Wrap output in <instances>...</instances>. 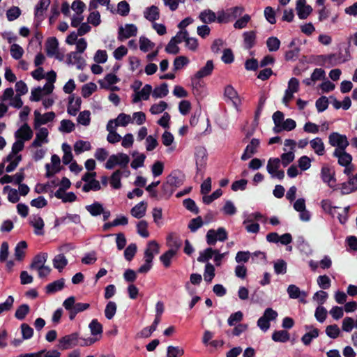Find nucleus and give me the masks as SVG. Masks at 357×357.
I'll list each match as a JSON object with an SVG mask.
<instances>
[{
  "label": "nucleus",
  "mask_w": 357,
  "mask_h": 357,
  "mask_svg": "<svg viewBox=\"0 0 357 357\" xmlns=\"http://www.w3.org/2000/svg\"><path fill=\"white\" fill-rule=\"evenodd\" d=\"M75 296H71L67 298L63 303V307L68 312L69 319L73 321L76 315L82 312L88 310L90 304L86 303H76Z\"/></svg>",
  "instance_id": "nucleus-1"
},
{
  "label": "nucleus",
  "mask_w": 357,
  "mask_h": 357,
  "mask_svg": "<svg viewBox=\"0 0 357 357\" xmlns=\"http://www.w3.org/2000/svg\"><path fill=\"white\" fill-rule=\"evenodd\" d=\"M329 144L335 149L344 151L349 146V142L344 135H341L338 132H333L329 135L328 137Z\"/></svg>",
  "instance_id": "nucleus-2"
},
{
  "label": "nucleus",
  "mask_w": 357,
  "mask_h": 357,
  "mask_svg": "<svg viewBox=\"0 0 357 357\" xmlns=\"http://www.w3.org/2000/svg\"><path fill=\"white\" fill-rule=\"evenodd\" d=\"M321 178L324 183H326L328 187L334 190H337L336 178L335 170L327 165H324L321 169Z\"/></svg>",
  "instance_id": "nucleus-3"
},
{
  "label": "nucleus",
  "mask_w": 357,
  "mask_h": 357,
  "mask_svg": "<svg viewBox=\"0 0 357 357\" xmlns=\"http://www.w3.org/2000/svg\"><path fill=\"white\" fill-rule=\"evenodd\" d=\"M160 252V245L156 241H150L146 245L144 250V258L147 264H152L154 258V255H158Z\"/></svg>",
  "instance_id": "nucleus-4"
},
{
  "label": "nucleus",
  "mask_w": 357,
  "mask_h": 357,
  "mask_svg": "<svg viewBox=\"0 0 357 357\" xmlns=\"http://www.w3.org/2000/svg\"><path fill=\"white\" fill-rule=\"evenodd\" d=\"M55 118L54 112H49L42 115L38 110L34 111V128L38 129L41 125L52 121Z\"/></svg>",
  "instance_id": "nucleus-5"
},
{
  "label": "nucleus",
  "mask_w": 357,
  "mask_h": 357,
  "mask_svg": "<svg viewBox=\"0 0 357 357\" xmlns=\"http://www.w3.org/2000/svg\"><path fill=\"white\" fill-rule=\"evenodd\" d=\"M137 33V27L134 24H126L125 29L123 26L119 28L118 40L123 41L125 39L135 36Z\"/></svg>",
  "instance_id": "nucleus-6"
},
{
  "label": "nucleus",
  "mask_w": 357,
  "mask_h": 357,
  "mask_svg": "<svg viewBox=\"0 0 357 357\" xmlns=\"http://www.w3.org/2000/svg\"><path fill=\"white\" fill-rule=\"evenodd\" d=\"M79 334L77 333H73L70 335H65L59 340V348L61 350L69 349L71 346H76L79 344Z\"/></svg>",
  "instance_id": "nucleus-7"
},
{
  "label": "nucleus",
  "mask_w": 357,
  "mask_h": 357,
  "mask_svg": "<svg viewBox=\"0 0 357 357\" xmlns=\"http://www.w3.org/2000/svg\"><path fill=\"white\" fill-rule=\"evenodd\" d=\"M289 50L287 51L284 54V59L287 61H294L299 56L301 48L296 45V39H293L288 45Z\"/></svg>",
  "instance_id": "nucleus-8"
},
{
  "label": "nucleus",
  "mask_w": 357,
  "mask_h": 357,
  "mask_svg": "<svg viewBox=\"0 0 357 357\" xmlns=\"http://www.w3.org/2000/svg\"><path fill=\"white\" fill-rule=\"evenodd\" d=\"M50 4V0H39L36 6L34 17L39 24L44 20V13Z\"/></svg>",
  "instance_id": "nucleus-9"
},
{
  "label": "nucleus",
  "mask_w": 357,
  "mask_h": 357,
  "mask_svg": "<svg viewBox=\"0 0 357 357\" xmlns=\"http://www.w3.org/2000/svg\"><path fill=\"white\" fill-rule=\"evenodd\" d=\"M296 9L297 15L301 20L306 19L312 13V8L306 4V0H298Z\"/></svg>",
  "instance_id": "nucleus-10"
},
{
  "label": "nucleus",
  "mask_w": 357,
  "mask_h": 357,
  "mask_svg": "<svg viewBox=\"0 0 357 357\" xmlns=\"http://www.w3.org/2000/svg\"><path fill=\"white\" fill-rule=\"evenodd\" d=\"M195 160L197 174H199V171H201L202 168H204L206 165L207 151L206 149L200 147L197 149L195 152Z\"/></svg>",
  "instance_id": "nucleus-11"
},
{
  "label": "nucleus",
  "mask_w": 357,
  "mask_h": 357,
  "mask_svg": "<svg viewBox=\"0 0 357 357\" xmlns=\"http://www.w3.org/2000/svg\"><path fill=\"white\" fill-rule=\"evenodd\" d=\"M259 140L256 138H253L251 139L250 144H248L245 150L243 153L241 155V160H247L249 158L252 157V155L257 153V148L259 146Z\"/></svg>",
  "instance_id": "nucleus-12"
},
{
  "label": "nucleus",
  "mask_w": 357,
  "mask_h": 357,
  "mask_svg": "<svg viewBox=\"0 0 357 357\" xmlns=\"http://www.w3.org/2000/svg\"><path fill=\"white\" fill-rule=\"evenodd\" d=\"M33 137V131L30 126L24 123L15 132V137L16 139H20L22 140L28 141Z\"/></svg>",
  "instance_id": "nucleus-13"
},
{
  "label": "nucleus",
  "mask_w": 357,
  "mask_h": 357,
  "mask_svg": "<svg viewBox=\"0 0 357 357\" xmlns=\"http://www.w3.org/2000/svg\"><path fill=\"white\" fill-rule=\"evenodd\" d=\"M214 69V64L212 60H208L204 66L201 68L194 75V79H202L211 75Z\"/></svg>",
  "instance_id": "nucleus-14"
},
{
  "label": "nucleus",
  "mask_w": 357,
  "mask_h": 357,
  "mask_svg": "<svg viewBox=\"0 0 357 357\" xmlns=\"http://www.w3.org/2000/svg\"><path fill=\"white\" fill-rule=\"evenodd\" d=\"M167 246L169 248V250H173L177 253L178 250L182 245V241L181 238L177 236L175 234H169L166 238Z\"/></svg>",
  "instance_id": "nucleus-15"
},
{
  "label": "nucleus",
  "mask_w": 357,
  "mask_h": 357,
  "mask_svg": "<svg viewBox=\"0 0 357 357\" xmlns=\"http://www.w3.org/2000/svg\"><path fill=\"white\" fill-rule=\"evenodd\" d=\"M31 218L30 225L34 227V233L38 236H43L45 223L43 218L38 215H33Z\"/></svg>",
  "instance_id": "nucleus-16"
},
{
  "label": "nucleus",
  "mask_w": 357,
  "mask_h": 357,
  "mask_svg": "<svg viewBox=\"0 0 357 357\" xmlns=\"http://www.w3.org/2000/svg\"><path fill=\"white\" fill-rule=\"evenodd\" d=\"M333 155L338 158V164L342 167L351 163L352 156L351 154L347 153L345 150L341 151L335 149Z\"/></svg>",
  "instance_id": "nucleus-17"
},
{
  "label": "nucleus",
  "mask_w": 357,
  "mask_h": 357,
  "mask_svg": "<svg viewBox=\"0 0 357 357\" xmlns=\"http://www.w3.org/2000/svg\"><path fill=\"white\" fill-rule=\"evenodd\" d=\"M48 130L46 128H40L36 133V138L31 143L32 147L41 146L43 143H47Z\"/></svg>",
  "instance_id": "nucleus-18"
},
{
  "label": "nucleus",
  "mask_w": 357,
  "mask_h": 357,
  "mask_svg": "<svg viewBox=\"0 0 357 357\" xmlns=\"http://www.w3.org/2000/svg\"><path fill=\"white\" fill-rule=\"evenodd\" d=\"M182 43V39L180 38L179 31L177 34L172 37L167 45L165 47V51L168 54H177L179 52V47L177 44Z\"/></svg>",
  "instance_id": "nucleus-19"
},
{
  "label": "nucleus",
  "mask_w": 357,
  "mask_h": 357,
  "mask_svg": "<svg viewBox=\"0 0 357 357\" xmlns=\"http://www.w3.org/2000/svg\"><path fill=\"white\" fill-rule=\"evenodd\" d=\"M321 57L324 62L328 63L331 66H335L347 61V58H342L341 56L337 54L321 55Z\"/></svg>",
  "instance_id": "nucleus-20"
},
{
  "label": "nucleus",
  "mask_w": 357,
  "mask_h": 357,
  "mask_svg": "<svg viewBox=\"0 0 357 357\" xmlns=\"http://www.w3.org/2000/svg\"><path fill=\"white\" fill-rule=\"evenodd\" d=\"M47 257L48 255L47 252H40L39 254L36 255L33 257L32 262L30 264V268L37 270L39 268L45 266Z\"/></svg>",
  "instance_id": "nucleus-21"
},
{
  "label": "nucleus",
  "mask_w": 357,
  "mask_h": 357,
  "mask_svg": "<svg viewBox=\"0 0 357 357\" xmlns=\"http://www.w3.org/2000/svg\"><path fill=\"white\" fill-rule=\"evenodd\" d=\"M146 208L147 203L144 201H142L132 208L130 213L133 217L140 219L145 215Z\"/></svg>",
  "instance_id": "nucleus-22"
},
{
  "label": "nucleus",
  "mask_w": 357,
  "mask_h": 357,
  "mask_svg": "<svg viewBox=\"0 0 357 357\" xmlns=\"http://www.w3.org/2000/svg\"><path fill=\"white\" fill-rule=\"evenodd\" d=\"M64 286L65 280L64 278H61L48 284L45 287V291L48 294H54L62 290L64 288Z\"/></svg>",
  "instance_id": "nucleus-23"
},
{
  "label": "nucleus",
  "mask_w": 357,
  "mask_h": 357,
  "mask_svg": "<svg viewBox=\"0 0 357 357\" xmlns=\"http://www.w3.org/2000/svg\"><path fill=\"white\" fill-rule=\"evenodd\" d=\"M179 34L182 35V41L185 42L186 46L192 51H195L198 47V40L195 38H190L188 32L186 30L180 31Z\"/></svg>",
  "instance_id": "nucleus-24"
},
{
  "label": "nucleus",
  "mask_w": 357,
  "mask_h": 357,
  "mask_svg": "<svg viewBox=\"0 0 357 357\" xmlns=\"http://www.w3.org/2000/svg\"><path fill=\"white\" fill-rule=\"evenodd\" d=\"M74 100V95L69 97V104L67 108V112L71 116H76L81 107L82 100L81 98L77 97L75 100V105H73Z\"/></svg>",
  "instance_id": "nucleus-25"
},
{
  "label": "nucleus",
  "mask_w": 357,
  "mask_h": 357,
  "mask_svg": "<svg viewBox=\"0 0 357 357\" xmlns=\"http://www.w3.org/2000/svg\"><path fill=\"white\" fill-rule=\"evenodd\" d=\"M167 182H168L171 185L174 187V188H178L183 183V180L181 178V172L178 171L172 172L167 177Z\"/></svg>",
  "instance_id": "nucleus-26"
},
{
  "label": "nucleus",
  "mask_w": 357,
  "mask_h": 357,
  "mask_svg": "<svg viewBox=\"0 0 357 357\" xmlns=\"http://www.w3.org/2000/svg\"><path fill=\"white\" fill-rule=\"evenodd\" d=\"M59 46L58 40L55 37L49 38L45 44L47 54L52 56L57 52Z\"/></svg>",
  "instance_id": "nucleus-27"
},
{
  "label": "nucleus",
  "mask_w": 357,
  "mask_h": 357,
  "mask_svg": "<svg viewBox=\"0 0 357 357\" xmlns=\"http://www.w3.org/2000/svg\"><path fill=\"white\" fill-rule=\"evenodd\" d=\"M176 189L165 181L161 185V192L159 195L160 199H169Z\"/></svg>",
  "instance_id": "nucleus-28"
},
{
  "label": "nucleus",
  "mask_w": 357,
  "mask_h": 357,
  "mask_svg": "<svg viewBox=\"0 0 357 357\" xmlns=\"http://www.w3.org/2000/svg\"><path fill=\"white\" fill-rule=\"evenodd\" d=\"M144 14V17L150 22H154L160 17L159 9L155 6L146 8Z\"/></svg>",
  "instance_id": "nucleus-29"
},
{
  "label": "nucleus",
  "mask_w": 357,
  "mask_h": 357,
  "mask_svg": "<svg viewBox=\"0 0 357 357\" xmlns=\"http://www.w3.org/2000/svg\"><path fill=\"white\" fill-rule=\"evenodd\" d=\"M271 337L274 342L284 343L289 340L290 335L286 330L275 331Z\"/></svg>",
  "instance_id": "nucleus-30"
},
{
  "label": "nucleus",
  "mask_w": 357,
  "mask_h": 357,
  "mask_svg": "<svg viewBox=\"0 0 357 357\" xmlns=\"http://www.w3.org/2000/svg\"><path fill=\"white\" fill-rule=\"evenodd\" d=\"M107 84L102 80H99L98 83L102 89H109L111 85L115 84L120 81V79L113 73H109L105 77Z\"/></svg>",
  "instance_id": "nucleus-31"
},
{
  "label": "nucleus",
  "mask_w": 357,
  "mask_h": 357,
  "mask_svg": "<svg viewBox=\"0 0 357 357\" xmlns=\"http://www.w3.org/2000/svg\"><path fill=\"white\" fill-rule=\"evenodd\" d=\"M312 149L318 155H323L325 153V146L322 139L319 137H316L310 141Z\"/></svg>",
  "instance_id": "nucleus-32"
},
{
  "label": "nucleus",
  "mask_w": 357,
  "mask_h": 357,
  "mask_svg": "<svg viewBox=\"0 0 357 357\" xmlns=\"http://www.w3.org/2000/svg\"><path fill=\"white\" fill-rule=\"evenodd\" d=\"M244 44L247 50L252 48L255 45L256 33L254 31L243 33Z\"/></svg>",
  "instance_id": "nucleus-33"
},
{
  "label": "nucleus",
  "mask_w": 357,
  "mask_h": 357,
  "mask_svg": "<svg viewBox=\"0 0 357 357\" xmlns=\"http://www.w3.org/2000/svg\"><path fill=\"white\" fill-rule=\"evenodd\" d=\"M199 17L204 24H210L216 20L215 13L210 9H206L201 12Z\"/></svg>",
  "instance_id": "nucleus-34"
},
{
  "label": "nucleus",
  "mask_w": 357,
  "mask_h": 357,
  "mask_svg": "<svg viewBox=\"0 0 357 357\" xmlns=\"http://www.w3.org/2000/svg\"><path fill=\"white\" fill-rule=\"evenodd\" d=\"M272 118L275 124L273 130L275 133H280V128L282 126L283 121H284V114L280 111H276L275 112L273 113Z\"/></svg>",
  "instance_id": "nucleus-35"
},
{
  "label": "nucleus",
  "mask_w": 357,
  "mask_h": 357,
  "mask_svg": "<svg viewBox=\"0 0 357 357\" xmlns=\"http://www.w3.org/2000/svg\"><path fill=\"white\" fill-rule=\"evenodd\" d=\"M319 330L318 328H313L309 332L305 333L301 337V342L304 345L308 346L311 344L313 339L318 337L319 335Z\"/></svg>",
  "instance_id": "nucleus-36"
},
{
  "label": "nucleus",
  "mask_w": 357,
  "mask_h": 357,
  "mask_svg": "<svg viewBox=\"0 0 357 357\" xmlns=\"http://www.w3.org/2000/svg\"><path fill=\"white\" fill-rule=\"evenodd\" d=\"M67 264L68 260L63 254L56 255L53 259V266L59 272H61Z\"/></svg>",
  "instance_id": "nucleus-37"
},
{
  "label": "nucleus",
  "mask_w": 357,
  "mask_h": 357,
  "mask_svg": "<svg viewBox=\"0 0 357 357\" xmlns=\"http://www.w3.org/2000/svg\"><path fill=\"white\" fill-rule=\"evenodd\" d=\"M86 209L92 216H98L103 212V206L98 202H94L92 204L87 205Z\"/></svg>",
  "instance_id": "nucleus-38"
},
{
  "label": "nucleus",
  "mask_w": 357,
  "mask_h": 357,
  "mask_svg": "<svg viewBox=\"0 0 357 357\" xmlns=\"http://www.w3.org/2000/svg\"><path fill=\"white\" fill-rule=\"evenodd\" d=\"M91 149V145L88 141L78 140L74 144V151L77 155L85 151H89Z\"/></svg>",
  "instance_id": "nucleus-39"
},
{
  "label": "nucleus",
  "mask_w": 357,
  "mask_h": 357,
  "mask_svg": "<svg viewBox=\"0 0 357 357\" xmlns=\"http://www.w3.org/2000/svg\"><path fill=\"white\" fill-rule=\"evenodd\" d=\"M280 167V159L278 158H271L267 163L266 169L268 174H273Z\"/></svg>",
  "instance_id": "nucleus-40"
},
{
  "label": "nucleus",
  "mask_w": 357,
  "mask_h": 357,
  "mask_svg": "<svg viewBox=\"0 0 357 357\" xmlns=\"http://www.w3.org/2000/svg\"><path fill=\"white\" fill-rule=\"evenodd\" d=\"M216 252H218V250H213L211 248H208L203 252H200L199 256L197 258V261L202 263L207 262Z\"/></svg>",
  "instance_id": "nucleus-41"
},
{
  "label": "nucleus",
  "mask_w": 357,
  "mask_h": 357,
  "mask_svg": "<svg viewBox=\"0 0 357 357\" xmlns=\"http://www.w3.org/2000/svg\"><path fill=\"white\" fill-rule=\"evenodd\" d=\"M29 312V305L28 304H22L17 308L15 313V317L18 320H23Z\"/></svg>",
  "instance_id": "nucleus-42"
},
{
  "label": "nucleus",
  "mask_w": 357,
  "mask_h": 357,
  "mask_svg": "<svg viewBox=\"0 0 357 357\" xmlns=\"http://www.w3.org/2000/svg\"><path fill=\"white\" fill-rule=\"evenodd\" d=\"M169 93L168 84L166 82L161 84L159 86L154 89L153 91V96L154 98H163Z\"/></svg>",
  "instance_id": "nucleus-43"
},
{
  "label": "nucleus",
  "mask_w": 357,
  "mask_h": 357,
  "mask_svg": "<svg viewBox=\"0 0 357 357\" xmlns=\"http://www.w3.org/2000/svg\"><path fill=\"white\" fill-rule=\"evenodd\" d=\"M27 248V243L24 241H20L15 248V257L17 261H21L24 257V250Z\"/></svg>",
  "instance_id": "nucleus-44"
},
{
  "label": "nucleus",
  "mask_w": 357,
  "mask_h": 357,
  "mask_svg": "<svg viewBox=\"0 0 357 357\" xmlns=\"http://www.w3.org/2000/svg\"><path fill=\"white\" fill-rule=\"evenodd\" d=\"M176 255L173 250H168L160 257V260L165 268L171 266L172 259Z\"/></svg>",
  "instance_id": "nucleus-45"
},
{
  "label": "nucleus",
  "mask_w": 357,
  "mask_h": 357,
  "mask_svg": "<svg viewBox=\"0 0 357 357\" xmlns=\"http://www.w3.org/2000/svg\"><path fill=\"white\" fill-rule=\"evenodd\" d=\"M266 99H267V97L266 96V95L264 93L261 94L259 99L258 105H257V109L255 111V114L254 121L256 122L257 123H258L259 117H260L261 112L264 109Z\"/></svg>",
  "instance_id": "nucleus-46"
},
{
  "label": "nucleus",
  "mask_w": 357,
  "mask_h": 357,
  "mask_svg": "<svg viewBox=\"0 0 357 357\" xmlns=\"http://www.w3.org/2000/svg\"><path fill=\"white\" fill-rule=\"evenodd\" d=\"M122 172L119 169L114 172L111 176L110 184L114 189H119L121 187V176Z\"/></svg>",
  "instance_id": "nucleus-47"
},
{
  "label": "nucleus",
  "mask_w": 357,
  "mask_h": 357,
  "mask_svg": "<svg viewBox=\"0 0 357 357\" xmlns=\"http://www.w3.org/2000/svg\"><path fill=\"white\" fill-rule=\"evenodd\" d=\"M190 63L189 59L185 56H179L175 58L174 61V70L177 71L181 70L185 66Z\"/></svg>",
  "instance_id": "nucleus-48"
},
{
  "label": "nucleus",
  "mask_w": 357,
  "mask_h": 357,
  "mask_svg": "<svg viewBox=\"0 0 357 357\" xmlns=\"http://www.w3.org/2000/svg\"><path fill=\"white\" fill-rule=\"evenodd\" d=\"M287 291L290 298L296 299L301 295H303L304 297L306 296V294L304 291H301L300 289L294 284H290Z\"/></svg>",
  "instance_id": "nucleus-49"
},
{
  "label": "nucleus",
  "mask_w": 357,
  "mask_h": 357,
  "mask_svg": "<svg viewBox=\"0 0 357 357\" xmlns=\"http://www.w3.org/2000/svg\"><path fill=\"white\" fill-rule=\"evenodd\" d=\"M97 89V86L93 82H89L82 86V96L84 98H89Z\"/></svg>",
  "instance_id": "nucleus-50"
},
{
  "label": "nucleus",
  "mask_w": 357,
  "mask_h": 357,
  "mask_svg": "<svg viewBox=\"0 0 357 357\" xmlns=\"http://www.w3.org/2000/svg\"><path fill=\"white\" fill-rule=\"evenodd\" d=\"M116 309L117 306L116 303L114 301H109L105 309V317L109 320L112 319L116 314Z\"/></svg>",
  "instance_id": "nucleus-51"
},
{
  "label": "nucleus",
  "mask_w": 357,
  "mask_h": 357,
  "mask_svg": "<svg viewBox=\"0 0 357 357\" xmlns=\"http://www.w3.org/2000/svg\"><path fill=\"white\" fill-rule=\"evenodd\" d=\"M215 267L211 263H206L205 266L204 277L207 282H211L215 277Z\"/></svg>",
  "instance_id": "nucleus-52"
},
{
  "label": "nucleus",
  "mask_w": 357,
  "mask_h": 357,
  "mask_svg": "<svg viewBox=\"0 0 357 357\" xmlns=\"http://www.w3.org/2000/svg\"><path fill=\"white\" fill-rule=\"evenodd\" d=\"M266 46L270 52H275L280 48V40L275 36L269 37L266 40Z\"/></svg>",
  "instance_id": "nucleus-53"
},
{
  "label": "nucleus",
  "mask_w": 357,
  "mask_h": 357,
  "mask_svg": "<svg viewBox=\"0 0 357 357\" xmlns=\"http://www.w3.org/2000/svg\"><path fill=\"white\" fill-rule=\"evenodd\" d=\"M100 188V182L96 179H91V181L87 182L83 185L82 191L84 192H88L90 190L98 191Z\"/></svg>",
  "instance_id": "nucleus-54"
},
{
  "label": "nucleus",
  "mask_w": 357,
  "mask_h": 357,
  "mask_svg": "<svg viewBox=\"0 0 357 357\" xmlns=\"http://www.w3.org/2000/svg\"><path fill=\"white\" fill-rule=\"evenodd\" d=\"M184 354V350L180 347L169 346L167 348V357H181Z\"/></svg>",
  "instance_id": "nucleus-55"
},
{
  "label": "nucleus",
  "mask_w": 357,
  "mask_h": 357,
  "mask_svg": "<svg viewBox=\"0 0 357 357\" xmlns=\"http://www.w3.org/2000/svg\"><path fill=\"white\" fill-rule=\"evenodd\" d=\"M89 327L93 335H101L102 333V326L96 319L91 321Z\"/></svg>",
  "instance_id": "nucleus-56"
},
{
  "label": "nucleus",
  "mask_w": 357,
  "mask_h": 357,
  "mask_svg": "<svg viewBox=\"0 0 357 357\" xmlns=\"http://www.w3.org/2000/svg\"><path fill=\"white\" fill-rule=\"evenodd\" d=\"M91 112L89 110H84L81 112L77 117V122L84 126H87L91 122Z\"/></svg>",
  "instance_id": "nucleus-57"
},
{
  "label": "nucleus",
  "mask_w": 357,
  "mask_h": 357,
  "mask_svg": "<svg viewBox=\"0 0 357 357\" xmlns=\"http://www.w3.org/2000/svg\"><path fill=\"white\" fill-rule=\"evenodd\" d=\"M183 205L187 210L195 214L199 213V208L197 206L195 202L190 198L185 199L183 201Z\"/></svg>",
  "instance_id": "nucleus-58"
},
{
  "label": "nucleus",
  "mask_w": 357,
  "mask_h": 357,
  "mask_svg": "<svg viewBox=\"0 0 357 357\" xmlns=\"http://www.w3.org/2000/svg\"><path fill=\"white\" fill-rule=\"evenodd\" d=\"M137 250V247L135 243H130L124 250L125 259L130 261L135 257Z\"/></svg>",
  "instance_id": "nucleus-59"
},
{
  "label": "nucleus",
  "mask_w": 357,
  "mask_h": 357,
  "mask_svg": "<svg viewBox=\"0 0 357 357\" xmlns=\"http://www.w3.org/2000/svg\"><path fill=\"white\" fill-rule=\"evenodd\" d=\"M328 99L326 96H321L315 102V106L318 112H324L328 107Z\"/></svg>",
  "instance_id": "nucleus-60"
},
{
  "label": "nucleus",
  "mask_w": 357,
  "mask_h": 357,
  "mask_svg": "<svg viewBox=\"0 0 357 357\" xmlns=\"http://www.w3.org/2000/svg\"><path fill=\"white\" fill-rule=\"evenodd\" d=\"M148 223L146 220H141L137 225V233L143 238L149 236V232L147 230Z\"/></svg>",
  "instance_id": "nucleus-61"
},
{
  "label": "nucleus",
  "mask_w": 357,
  "mask_h": 357,
  "mask_svg": "<svg viewBox=\"0 0 357 357\" xmlns=\"http://www.w3.org/2000/svg\"><path fill=\"white\" fill-rule=\"evenodd\" d=\"M74 130L75 124L70 120L63 119L61 121V126L59 127L60 131L70 133Z\"/></svg>",
  "instance_id": "nucleus-62"
},
{
  "label": "nucleus",
  "mask_w": 357,
  "mask_h": 357,
  "mask_svg": "<svg viewBox=\"0 0 357 357\" xmlns=\"http://www.w3.org/2000/svg\"><path fill=\"white\" fill-rule=\"evenodd\" d=\"M130 116L125 113H121L119 114L117 118L114 120L116 123V126H126L130 121Z\"/></svg>",
  "instance_id": "nucleus-63"
},
{
  "label": "nucleus",
  "mask_w": 357,
  "mask_h": 357,
  "mask_svg": "<svg viewBox=\"0 0 357 357\" xmlns=\"http://www.w3.org/2000/svg\"><path fill=\"white\" fill-rule=\"evenodd\" d=\"M326 333L329 337L335 339L339 336L340 331L337 324H333L326 328Z\"/></svg>",
  "instance_id": "nucleus-64"
}]
</instances>
